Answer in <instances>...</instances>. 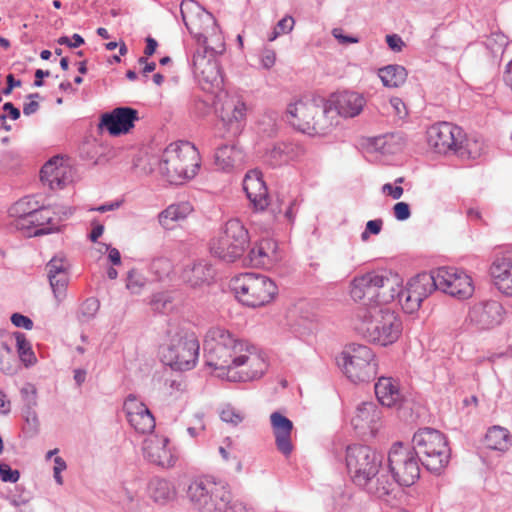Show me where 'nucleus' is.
<instances>
[{"mask_svg": "<svg viewBox=\"0 0 512 512\" xmlns=\"http://www.w3.org/2000/svg\"><path fill=\"white\" fill-rule=\"evenodd\" d=\"M20 478V472L12 469L10 465L0 462V479L3 482L16 483Z\"/></svg>", "mask_w": 512, "mask_h": 512, "instance_id": "nucleus-54", "label": "nucleus"}, {"mask_svg": "<svg viewBox=\"0 0 512 512\" xmlns=\"http://www.w3.org/2000/svg\"><path fill=\"white\" fill-rule=\"evenodd\" d=\"M245 115L246 105L244 102L240 100L236 102L229 100L223 104L219 117L221 121L225 125H228L229 128L233 130V133L236 134L240 131L241 121L244 120Z\"/></svg>", "mask_w": 512, "mask_h": 512, "instance_id": "nucleus-29", "label": "nucleus"}, {"mask_svg": "<svg viewBox=\"0 0 512 512\" xmlns=\"http://www.w3.org/2000/svg\"><path fill=\"white\" fill-rule=\"evenodd\" d=\"M180 13L183 23L189 33L194 32V26H197V21L200 17H206L208 21H214V17L210 12H207L195 0H183L180 5Z\"/></svg>", "mask_w": 512, "mask_h": 512, "instance_id": "nucleus-30", "label": "nucleus"}, {"mask_svg": "<svg viewBox=\"0 0 512 512\" xmlns=\"http://www.w3.org/2000/svg\"><path fill=\"white\" fill-rule=\"evenodd\" d=\"M187 496L200 512H251L242 502L232 500L228 484L223 481L194 480L188 486Z\"/></svg>", "mask_w": 512, "mask_h": 512, "instance_id": "nucleus-2", "label": "nucleus"}, {"mask_svg": "<svg viewBox=\"0 0 512 512\" xmlns=\"http://www.w3.org/2000/svg\"><path fill=\"white\" fill-rule=\"evenodd\" d=\"M393 214L398 221H405L409 219L411 216L409 204L406 202H397L393 206Z\"/></svg>", "mask_w": 512, "mask_h": 512, "instance_id": "nucleus-57", "label": "nucleus"}, {"mask_svg": "<svg viewBox=\"0 0 512 512\" xmlns=\"http://www.w3.org/2000/svg\"><path fill=\"white\" fill-rule=\"evenodd\" d=\"M390 279L375 272L366 273L360 277H356L351 284L350 295L354 301H361L365 308H361L358 314H364L366 310L372 307H382V303H386L389 297L381 293V289H392Z\"/></svg>", "mask_w": 512, "mask_h": 512, "instance_id": "nucleus-15", "label": "nucleus"}, {"mask_svg": "<svg viewBox=\"0 0 512 512\" xmlns=\"http://www.w3.org/2000/svg\"><path fill=\"white\" fill-rule=\"evenodd\" d=\"M199 81L210 84L213 87H219L223 84V75L219 62L205 67L202 72L195 75Z\"/></svg>", "mask_w": 512, "mask_h": 512, "instance_id": "nucleus-45", "label": "nucleus"}, {"mask_svg": "<svg viewBox=\"0 0 512 512\" xmlns=\"http://www.w3.org/2000/svg\"><path fill=\"white\" fill-rule=\"evenodd\" d=\"M346 466L352 482L380 499L393 494L394 482L381 473L383 455L367 445L353 444L346 449Z\"/></svg>", "mask_w": 512, "mask_h": 512, "instance_id": "nucleus-1", "label": "nucleus"}, {"mask_svg": "<svg viewBox=\"0 0 512 512\" xmlns=\"http://www.w3.org/2000/svg\"><path fill=\"white\" fill-rule=\"evenodd\" d=\"M331 105L321 96L298 100L289 104L286 118L295 129L308 135H324L332 126L327 114Z\"/></svg>", "mask_w": 512, "mask_h": 512, "instance_id": "nucleus-4", "label": "nucleus"}, {"mask_svg": "<svg viewBox=\"0 0 512 512\" xmlns=\"http://www.w3.org/2000/svg\"><path fill=\"white\" fill-rule=\"evenodd\" d=\"M217 54L218 52L211 47L197 48L192 57V68L194 75L202 72L205 67H209L210 65L216 63L218 61L216 58Z\"/></svg>", "mask_w": 512, "mask_h": 512, "instance_id": "nucleus-40", "label": "nucleus"}, {"mask_svg": "<svg viewBox=\"0 0 512 512\" xmlns=\"http://www.w3.org/2000/svg\"><path fill=\"white\" fill-rule=\"evenodd\" d=\"M505 310L501 303L495 300L475 304L469 311V319L479 329H491L502 323Z\"/></svg>", "mask_w": 512, "mask_h": 512, "instance_id": "nucleus-19", "label": "nucleus"}, {"mask_svg": "<svg viewBox=\"0 0 512 512\" xmlns=\"http://www.w3.org/2000/svg\"><path fill=\"white\" fill-rule=\"evenodd\" d=\"M487 448L500 452H506L512 445L510 432L501 426H492L485 435Z\"/></svg>", "mask_w": 512, "mask_h": 512, "instance_id": "nucleus-34", "label": "nucleus"}, {"mask_svg": "<svg viewBox=\"0 0 512 512\" xmlns=\"http://www.w3.org/2000/svg\"><path fill=\"white\" fill-rule=\"evenodd\" d=\"M382 192L398 200L402 197L404 190L401 186H393L391 183H386L382 186Z\"/></svg>", "mask_w": 512, "mask_h": 512, "instance_id": "nucleus-64", "label": "nucleus"}, {"mask_svg": "<svg viewBox=\"0 0 512 512\" xmlns=\"http://www.w3.org/2000/svg\"><path fill=\"white\" fill-rule=\"evenodd\" d=\"M375 395L382 406L397 407L402 395L396 382L391 377H380L374 386Z\"/></svg>", "mask_w": 512, "mask_h": 512, "instance_id": "nucleus-28", "label": "nucleus"}, {"mask_svg": "<svg viewBox=\"0 0 512 512\" xmlns=\"http://www.w3.org/2000/svg\"><path fill=\"white\" fill-rule=\"evenodd\" d=\"M62 213L65 218L71 215L69 211H62V208L55 207L53 209L45 206H39L37 210L32 211V215L27 220V227L25 229L33 231L29 232V236H41L54 233L58 231V227L53 223V215Z\"/></svg>", "mask_w": 512, "mask_h": 512, "instance_id": "nucleus-20", "label": "nucleus"}, {"mask_svg": "<svg viewBox=\"0 0 512 512\" xmlns=\"http://www.w3.org/2000/svg\"><path fill=\"white\" fill-rule=\"evenodd\" d=\"M427 141L437 153L446 154L453 151L461 158L476 159L479 151L471 149V143L466 141L461 127L449 122H438L429 127Z\"/></svg>", "mask_w": 512, "mask_h": 512, "instance_id": "nucleus-12", "label": "nucleus"}, {"mask_svg": "<svg viewBox=\"0 0 512 512\" xmlns=\"http://www.w3.org/2000/svg\"><path fill=\"white\" fill-rule=\"evenodd\" d=\"M235 153L236 149L234 145H221L215 152V164L219 169L224 171L233 168L235 163Z\"/></svg>", "mask_w": 512, "mask_h": 512, "instance_id": "nucleus-43", "label": "nucleus"}, {"mask_svg": "<svg viewBox=\"0 0 512 512\" xmlns=\"http://www.w3.org/2000/svg\"><path fill=\"white\" fill-rule=\"evenodd\" d=\"M79 157L82 160L92 162L93 165H103L114 156V150L92 136L83 139L78 148Z\"/></svg>", "mask_w": 512, "mask_h": 512, "instance_id": "nucleus-21", "label": "nucleus"}, {"mask_svg": "<svg viewBox=\"0 0 512 512\" xmlns=\"http://www.w3.org/2000/svg\"><path fill=\"white\" fill-rule=\"evenodd\" d=\"M57 158L48 160L40 170V179L43 183H48L51 189H54V180L52 178L61 174V169L57 167Z\"/></svg>", "mask_w": 512, "mask_h": 512, "instance_id": "nucleus-46", "label": "nucleus"}, {"mask_svg": "<svg viewBox=\"0 0 512 512\" xmlns=\"http://www.w3.org/2000/svg\"><path fill=\"white\" fill-rule=\"evenodd\" d=\"M68 281H69L68 272L56 274L55 278H49L50 286L53 290L54 296L57 299H60L63 296H65Z\"/></svg>", "mask_w": 512, "mask_h": 512, "instance_id": "nucleus-48", "label": "nucleus"}, {"mask_svg": "<svg viewBox=\"0 0 512 512\" xmlns=\"http://www.w3.org/2000/svg\"><path fill=\"white\" fill-rule=\"evenodd\" d=\"M411 447L419 455L422 467L434 475H440L449 464L451 449L439 430L420 428L413 435Z\"/></svg>", "mask_w": 512, "mask_h": 512, "instance_id": "nucleus-6", "label": "nucleus"}, {"mask_svg": "<svg viewBox=\"0 0 512 512\" xmlns=\"http://www.w3.org/2000/svg\"><path fill=\"white\" fill-rule=\"evenodd\" d=\"M196 156L195 147L188 142L181 146L170 144L161 156L159 171L170 184H182L197 174L200 165L194 162Z\"/></svg>", "mask_w": 512, "mask_h": 512, "instance_id": "nucleus-7", "label": "nucleus"}, {"mask_svg": "<svg viewBox=\"0 0 512 512\" xmlns=\"http://www.w3.org/2000/svg\"><path fill=\"white\" fill-rule=\"evenodd\" d=\"M437 278V269L431 272H422L412 277L406 286L425 299L433 291L439 290Z\"/></svg>", "mask_w": 512, "mask_h": 512, "instance_id": "nucleus-31", "label": "nucleus"}, {"mask_svg": "<svg viewBox=\"0 0 512 512\" xmlns=\"http://www.w3.org/2000/svg\"><path fill=\"white\" fill-rule=\"evenodd\" d=\"M236 346L247 345L236 339L228 330L222 327H211L205 336L204 347L211 346Z\"/></svg>", "mask_w": 512, "mask_h": 512, "instance_id": "nucleus-36", "label": "nucleus"}, {"mask_svg": "<svg viewBox=\"0 0 512 512\" xmlns=\"http://www.w3.org/2000/svg\"><path fill=\"white\" fill-rule=\"evenodd\" d=\"M22 417L24 419L22 431L25 437L29 439L36 437L40 432V421L35 407H23Z\"/></svg>", "mask_w": 512, "mask_h": 512, "instance_id": "nucleus-42", "label": "nucleus"}, {"mask_svg": "<svg viewBox=\"0 0 512 512\" xmlns=\"http://www.w3.org/2000/svg\"><path fill=\"white\" fill-rule=\"evenodd\" d=\"M152 308L160 313H166L171 309V300L166 294H157L151 301Z\"/></svg>", "mask_w": 512, "mask_h": 512, "instance_id": "nucleus-55", "label": "nucleus"}, {"mask_svg": "<svg viewBox=\"0 0 512 512\" xmlns=\"http://www.w3.org/2000/svg\"><path fill=\"white\" fill-rule=\"evenodd\" d=\"M100 304L99 301L94 298L86 299L79 309V320L81 322H88L91 320L99 310Z\"/></svg>", "mask_w": 512, "mask_h": 512, "instance_id": "nucleus-47", "label": "nucleus"}, {"mask_svg": "<svg viewBox=\"0 0 512 512\" xmlns=\"http://www.w3.org/2000/svg\"><path fill=\"white\" fill-rule=\"evenodd\" d=\"M270 421L277 450L285 457H288L293 451L291 441L293 422L280 412H273L270 416Z\"/></svg>", "mask_w": 512, "mask_h": 512, "instance_id": "nucleus-22", "label": "nucleus"}, {"mask_svg": "<svg viewBox=\"0 0 512 512\" xmlns=\"http://www.w3.org/2000/svg\"><path fill=\"white\" fill-rule=\"evenodd\" d=\"M48 278H55L56 274L67 272L66 260L62 257H53L47 264Z\"/></svg>", "mask_w": 512, "mask_h": 512, "instance_id": "nucleus-52", "label": "nucleus"}, {"mask_svg": "<svg viewBox=\"0 0 512 512\" xmlns=\"http://www.w3.org/2000/svg\"><path fill=\"white\" fill-rule=\"evenodd\" d=\"M200 345L193 333L176 332L162 351V361L175 371L194 368L199 356Z\"/></svg>", "mask_w": 512, "mask_h": 512, "instance_id": "nucleus-13", "label": "nucleus"}, {"mask_svg": "<svg viewBox=\"0 0 512 512\" xmlns=\"http://www.w3.org/2000/svg\"><path fill=\"white\" fill-rule=\"evenodd\" d=\"M249 247V234L238 219L227 221L217 238L210 241V253L220 260L232 263Z\"/></svg>", "mask_w": 512, "mask_h": 512, "instance_id": "nucleus-10", "label": "nucleus"}, {"mask_svg": "<svg viewBox=\"0 0 512 512\" xmlns=\"http://www.w3.org/2000/svg\"><path fill=\"white\" fill-rule=\"evenodd\" d=\"M414 449L403 442L392 444L388 452V471L394 485L410 487L420 478L421 459Z\"/></svg>", "mask_w": 512, "mask_h": 512, "instance_id": "nucleus-11", "label": "nucleus"}, {"mask_svg": "<svg viewBox=\"0 0 512 512\" xmlns=\"http://www.w3.org/2000/svg\"><path fill=\"white\" fill-rule=\"evenodd\" d=\"M16 339V347L18 353V360L21 361L26 367L32 366L36 363L37 359L32 350L30 342L26 339L25 335L21 332L14 333Z\"/></svg>", "mask_w": 512, "mask_h": 512, "instance_id": "nucleus-41", "label": "nucleus"}, {"mask_svg": "<svg viewBox=\"0 0 512 512\" xmlns=\"http://www.w3.org/2000/svg\"><path fill=\"white\" fill-rule=\"evenodd\" d=\"M293 150L294 149L291 144L284 142L276 143L266 152L265 161L271 167L280 166L292 157Z\"/></svg>", "mask_w": 512, "mask_h": 512, "instance_id": "nucleus-39", "label": "nucleus"}, {"mask_svg": "<svg viewBox=\"0 0 512 512\" xmlns=\"http://www.w3.org/2000/svg\"><path fill=\"white\" fill-rule=\"evenodd\" d=\"M220 418L222 421L229 423L233 426H237L239 423H241L244 419V416L235 408L228 405L225 408L222 409L220 413Z\"/></svg>", "mask_w": 512, "mask_h": 512, "instance_id": "nucleus-50", "label": "nucleus"}, {"mask_svg": "<svg viewBox=\"0 0 512 512\" xmlns=\"http://www.w3.org/2000/svg\"><path fill=\"white\" fill-rule=\"evenodd\" d=\"M139 120L138 111L129 106H119L101 114L98 123L100 131L106 130L111 136L127 134Z\"/></svg>", "mask_w": 512, "mask_h": 512, "instance_id": "nucleus-17", "label": "nucleus"}, {"mask_svg": "<svg viewBox=\"0 0 512 512\" xmlns=\"http://www.w3.org/2000/svg\"><path fill=\"white\" fill-rule=\"evenodd\" d=\"M381 419V410L378 405L372 401L362 402L357 406L355 416L352 418L351 423L355 429L365 430L371 432L377 430V423Z\"/></svg>", "mask_w": 512, "mask_h": 512, "instance_id": "nucleus-25", "label": "nucleus"}, {"mask_svg": "<svg viewBox=\"0 0 512 512\" xmlns=\"http://www.w3.org/2000/svg\"><path fill=\"white\" fill-rule=\"evenodd\" d=\"M215 276V269L206 260H199L191 267H187L183 271V279L192 287H200L202 285H210Z\"/></svg>", "mask_w": 512, "mask_h": 512, "instance_id": "nucleus-27", "label": "nucleus"}, {"mask_svg": "<svg viewBox=\"0 0 512 512\" xmlns=\"http://www.w3.org/2000/svg\"><path fill=\"white\" fill-rule=\"evenodd\" d=\"M398 298L403 309L408 313L416 311L424 300V298L407 286L398 293Z\"/></svg>", "mask_w": 512, "mask_h": 512, "instance_id": "nucleus-44", "label": "nucleus"}, {"mask_svg": "<svg viewBox=\"0 0 512 512\" xmlns=\"http://www.w3.org/2000/svg\"><path fill=\"white\" fill-rule=\"evenodd\" d=\"M148 491L153 501L160 504H166L176 497V490L173 484L159 477H154L150 480Z\"/></svg>", "mask_w": 512, "mask_h": 512, "instance_id": "nucleus-32", "label": "nucleus"}, {"mask_svg": "<svg viewBox=\"0 0 512 512\" xmlns=\"http://www.w3.org/2000/svg\"><path fill=\"white\" fill-rule=\"evenodd\" d=\"M357 316L361 321L356 330L369 342L387 346L396 342L402 332L400 318L389 308L372 307Z\"/></svg>", "mask_w": 512, "mask_h": 512, "instance_id": "nucleus-5", "label": "nucleus"}, {"mask_svg": "<svg viewBox=\"0 0 512 512\" xmlns=\"http://www.w3.org/2000/svg\"><path fill=\"white\" fill-rule=\"evenodd\" d=\"M39 207L38 202L35 201L31 197H25L17 201L10 208V215L17 218L16 226L19 229H24L27 227V220H29V216L32 215V211Z\"/></svg>", "mask_w": 512, "mask_h": 512, "instance_id": "nucleus-37", "label": "nucleus"}, {"mask_svg": "<svg viewBox=\"0 0 512 512\" xmlns=\"http://www.w3.org/2000/svg\"><path fill=\"white\" fill-rule=\"evenodd\" d=\"M374 358L375 354L371 348L353 343L342 352L338 365L351 382H369L377 374V363Z\"/></svg>", "mask_w": 512, "mask_h": 512, "instance_id": "nucleus-14", "label": "nucleus"}, {"mask_svg": "<svg viewBox=\"0 0 512 512\" xmlns=\"http://www.w3.org/2000/svg\"><path fill=\"white\" fill-rule=\"evenodd\" d=\"M295 21L294 18L290 15L283 17L281 20L277 22L275 28L282 34L289 33L293 30Z\"/></svg>", "mask_w": 512, "mask_h": 512, "instance_id": "nucleus-61", "label": "nucleus"}, {"mask_svg": "<svg viewBox=\"0 0 512 512\" xmlns=\"http://www.w3.org/2000/svg\"><path fill=\"white\" fill-rule=\"evenodd\" d=\"M270 245H271V242L269 240H264V241H261V243L258 246L253 247L249 252L251 261H256V260H258V258L268 256L267 248H269ZM272 245H273V249H275L276 244L272 243Z\"/></svg>", "mask_w": 512, "mask_h": 512, "instance_id": "nucleus-56", "label": "nucleus"}, {"mask_svg": "<svg viewBox=\"0 0 512 512\" xmlns=\"http://www.w3.org/2000/svg\"><path fill=\"white\" fill-rule=\"evenodd\" d=\"M168 438L157 439L156 441L145 442L144 453L148 460L161 467H172L175 464V457L167 448Z\"/></svg>", "mask_w": 512, "mask_h": 512, "instance_id": "nucleus-26", "label": "nucleus"}, {"mask_svg": "<svg viewBox=\"0 0 512 512\" xmlns=\"http://www.w3.org/2000/svg\"><path fill=\"white\" fill-rule=\"evenodd\" d=\"M123 409L129 424L141 434L151 433L155 429V418L148 407L139 402L135 395L129 394Z\"/></svg>", "mask_w": 512, "mask_h": 512, "instance_id": "nucleus-18", "label": "nucleus"}, {"mask_svg": "<svg viewBox=\"0 0 512 512\" xmlns=\"http://www.w3.org/2000/svg\"><path fill=\"white\" fill-rule=\"evenodd\" d=\"M193 208L189 202H180L168 206L158 215L159 223L165 229L172 228L173 222L185 219Z\"/></svg>", "mask_w": 512, "mask_h": 512, "instance_id": "nucleus-33", "label": "nucleus"}, {"mask_svg": "<svg viewBox=\"0 0 512 512\" xmlns=\"http://www.w3.org/2000/svg\"><path fill=\"white\" fill-rule=\"evenodd\" d=\"M57 43L59 45H65L69 48H78L82 46L85 41L84 38L80 34H73L72 38H69L68 36H61L57 39Z\"/></svg>", "mask_w": 512, "mask_h": 512, "instance_id": "nucleus-59", "label": "nucleus"}, {"mask_svg": "<svg viewBox=\"0 0 512 512\" xmlns=\"http://www.w3.org/2000/svg\"><path fill=\"white\" fill-rule=\"evenodd\" d=\"M407 75L405 67L398 64H390L378 69V76L383 85L389 88H397L403 85Z\"/></svg>", "mask_w": 512, "mask_h": 512, "instance_id": "nucleus-35", "label": "nucleus"}, {"mask_svg": "<svg viewBox=\"0 0 512 512\" xmlns=\"http://www.w3.org/2000/svg\"><path fill=\"white\" fill-rule=\"evenodd\" d=\"M331 102L337 113L345 118H353L359 115L366 104L362 94L349 90L333 94Z\"/></svg>", "mask_w": 512, "mask_h": 512, "instance_id": "nucleus-23", "label": "nucleus"}, {"mask_svg": "<svg viewBox=\"0 0 512 512\" xmlns=\"http://www.w3.org/2000/svg\"><path fill=\"white\" fill-rule=\"evenodd\" d=\"M20 368L17 355L7 341H0V371L6 375H14Z\"/></svg>", "mask_w": 512, "mask_h": 512, "instance_id": "nucleus-38", "label": "nucleus"}, {"mask_svg": "<svg viewBox=\"0 0 512 512\" xmlns=\"http://www.w3.org/2000/svg\"><path fill=\"white\" fill-rule=\"evenodd\" d=\"M150 269L161 278L169 274L171 270V262L167 258L159 257L153 259Z\"/></svg>", "mask_w": 512, "mask_h": 512, "instance_id": "nucleus-53", "label": "nucleus"}, {"mask_svg": "<svg viewBox=\"0 0 512 512\" xmlns=\"http://www.w3.org/2000/svg\"><path fill=\"white\" fill-rule=\"evenodd\" d=\"M386 43L388 47L394 52H400L405 46L402 38L397 34H389L386 36Z\"/></svg>", "mask_w": 512, "mask_h": 512, "instance_id": "nucleus-63", "label": "nucleus"}, {"mask_svg": "<svg viewBox=\"0 0 512 512\" xmlns=\"http://www.w3.org/2000/svg\"><path fill=\"white\" fill-rule=\"evenodd\" d=\"M10 320L15 327L24 328L26 330L33 328V321L28 316L21 313H13Z\"/></svg>", "mask_w": 512, "mask_h": 512, "instance_id": "nucleus-58", "label": "nucleus"}, {"mask_svg": "<svg viewBox=\"0 0 512 512\" xmlns=\"http://www.w3.org/2000/svg\"><path fill=\"white\" fill-rule=\"evenodd\" d=\"M255 350L253 345L236 346H211L204 347L205 363L215 370H221L223 375L225 371L243 366L247 363L254 367L250 373L246 374L248 379H257L262 377L266 369V363L262 357L252 352Z\"/></svg>", "mask_w": 512, "mask_h": 512, "instance_id": "nucleus-3", "label": "nucleus"}, {"mask_svg": "<svg viewBox=\"0 0 512 512\" xmlns=\"http://www.w3.org/2000/svg\"><path fill=\"white\" fill-rule=\"evenodd\" d=\"M276 61V53L273 49L264 48L261 53V64L263 68L270 69Z\"/></svg>", "mask_w": 512, "mask_h": 512, "instance_id": "nucleus-62", "label": "nucleus"}, {"mask_svg": "<svg viewBox=\"0 0 512 512\" xmlns=\"http://www.w3.org/2000/svg\"><path fill=\"white\" fill-rule=\"evenodd\" d=\"M439 290L458 299L469 298L474 291L471 277L456 267L437 269Z\"/></svg>", "mask_w": 512, "mask_h": 512, "instance_id": "nucleus-16", "label": "nucleus"}, {"mask_svg": "<svg viewBox=\"0 0 512 512\" xmlns=\"http://www.w3.org/2000/svg\"><path fill=\"white\" fill-rule=\"evenodd\" d=\"M490 275L497 289L506 296H512V257L496 258L491 267Z\"/></svg>", "mask_w": 512, "mask_h": 512, "instance_id": "nucleus-24", "label": "nucleus"}, {"mask_svg": "<svg viewBox=\"0 0 512 512\" xmlns=\"http://www.w3.org/2000/svg\"><path fill=\"white\" fill-rule=\"evenodd\" d=\"M144 286V278L135 269L130 270L127 273L126 287L133 293H138L139 290Z\"/></svg>", "mask_w": 512, "mask_h": 512, "instance_id": "nucleus-51", "label": "nucleus"}, {"mask_svg": "<svg viewBox=\"0 0 512 512\" xmlns=\"http://www.w3.org/2000/svg\"><path fill=\"white\" fill-rule=\"evenodd\" d=\"M67 468L66 462L62 457H55L54 459V468H53V476L57 484H63V478L61 476V472Z\"/></svg>", "mask_w": 512, "mask_h": 512, "instance_id": "nucleus-60", "label": "nucleus"}, {"mask_svg": "<svg viewBox=\"0 0 512 512\" xmlns=\"http://www.w3.org/2000/svg\"><path fill=\"white\" fill-rule=\"evenodd\" d=\"M243 189L256 211H264L268 208L275 220L282 216L290 223H293L295 218L293 211L295 200L286 204L283 199L277 197L275 201L271 202L268 197V189L260 171L251 170L245 175Z\"/></svg>", "mask_w": 512, "mask_h": 512, "instance_id": "nucleus-9", "label": "nucleus"}, {"mask_svg": "<svg viewBox=\"0 0 512 512\" xmlns=\"http://www.w3.org/2000/svg\"><path fill=\"white\" fill-rule=\"evenodd\" d=\"M22 399L24 401L23 407H36L37 406V390L31 383H26L20 390Z\"/></svg>", "mask_w": 512, "mask_h": 512, "instance_id": "nucleus-49", "label": "nucleus"}, {"mask_svg": "<svg viewBox=\"0 0 512 512\" xmlns=\"http://www.w3.org/2000/svg\"><path fill=\"white\" fill-rule=\"evenodd\" d=\"M231 287L239 302L256 308L269 304L278 294V288L269 277L244 273L231 280Z\"/></svg>", "mask_w": 512, "mask_h": 512, "instance_id": "nucleus-8", "label": "nucleus"}]
</instances>
